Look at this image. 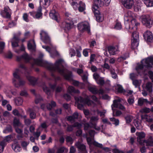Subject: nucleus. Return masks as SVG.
I'll use <instances>...</instances> for the list:
<instances>
[{
    "label": "nucleus",
    "mask_w": 153,
    "mask_h": 153,
    "mask_svg": "<svg viewBox=\"0 0 153 153\" xmlns=\"http://www.w3.org/2000/svg\"><path fill=\"white\" fill-rule=\"evenodd\" d=\"M147 146H153V139L152 136H150L147 140H145L144 143Z\"/></svg>",
    "instance_id": "obj_30"
},
{
    "label": "nucleus",
    "mask_w": 153,
    "mask_h": 153,
    "mask_svg": "<svg viewBox=\"0 0 153 153\" xmlns=\"http://www.w3.org/2000/svg\"><path fill=\"white\" fill-rule=\"evenodd\" d=\"M50 16L53 19L55 20L57 22H59L60 18L59 14L53 10H51L50 13Z\"/></svg>",
    "instance_id": "obj_14"
},
{
    "label": "nucleus",
    "mask_w": 153,
    "mask_h": 153,
    "mask_svg": "<svg viewBox=\"0 0 153 153\" xmlns=\"http://www.w3.org/2000/svg\"><path fill=\"white\" fill-rule=\"evenodd\" d=\"M99 6L94 4L92 7V10L95 15L100 13V12L98 10Z\"/></svg>",
    "instance_id": "obj_36"
},
{
    "label": "nucleus",
    "mask_w": 153,
    "mask_h": 153,
    "mask_svg": "<svg viewBox=\"0 0 153 153\" xmlns=\"http://www.w3.org/2000/svg\"><path fill=\"white\" fill-rule=\"evenodd\" d=\"M78 116H79L78 113L77 112L74 113L72 116H68L67 118L68 120L71 122L74 121V120L77 119Z\"/></svg>",
    "instance_id": "obj_25"
},
{
    "label": "nucleus",
    "mask_w": 153,
    "mask_h": 153,
    "mask_svg": "<svg viewBox=\"0 0 153 153\" xmlns=\"http://www.w3.org/2000/svg\"><path fill=\"white\" fill-rule=\"evenodd\" d=\"M86 139L88 143L90 146L92 144H93V142L95 141H92V140H93L94 138L92 137H87Z\"/></svg>",
    "instance_id": "obj_48"
},
{
    "label": "nucleus",
    "mask_w": 153,
    "mask_h": 153,
    "mask_svg": "<svg viewBox=\"0 0 153 153\" xmlns=\"http://www.w3.org/2000/svg\"><path fill=\"white\" fill-rule=\"evenodd\" d=\"M42 8L40 7L38 8L37 12H36L35 18L39 19L42 16Z\"/></svg>",
    "instance_id": "obj_34"
},
{
    "label": "nucleus",
    "mask_w": 153,
    "mask_h": 153,
    "mask_svg": "<svg viewBox=\"0 0 153 153\" xmlns=\"http://www.w3.org/2000/svg\"><path fill=\"white\" fill-rule=\"evenodd\" d=\"M56 106V103L53 101H51V103L47 104L46 107L48 109L51 110Z\"/></svg>",
    "instance_id": "obj_37"
},
{
    "label": "nucleus",
    "mask_w": 153,
    "mask_h": 153,
    "mask_svg": "<svg viewBox=\"0 0 153 153\" xmlns=\"http://www.w3.org/2000/svg\"><path fill=\"white\" fill-rule=\"evenodd\" d=\"M143 36L146 40L147 42H151L153 39V36L152 33L149 31H147L145 33Z\"/></svg>",
    "instance_id": "obj_15"
},
{
    "label": "nucleus",
    "mask_w": 153,
    "mask_h": 153,
    "mask_svg": "<svg viewBox=\"0 0 153 153\" xmlns=\"http://www.w3.org/2000/svg\"><path fill=\"white\" fill-rule=\"evenodd\" d=\"M132 13L130 11H128L125 13L124 16V19L125 20V23L126 22H128V21L132 19Z\"/></svg>",
    "instance_id": "obj_22"
},
{
    "label": "nucleus",
    "mask_w": 153,
    "mask_h": 153,
    "mask_svg": "<svg viewBox=\"0 0 153 153\" xmlns=\"http://www.w3.org/2000/svg\"><path fill=\"white\" fill-rule=\"evenodd\" d=\"M43 88L44 91L48 95H50L51 94V92L50 89L44 85L43 86Z\"/></svg>",
    "instance_id": "obj_45"
},
{
    "label": "nucleus",
    "mask_w": 153,
    "mask_h": 153,
    "mask_svg": "<svg viewBox=\"0 0 153 153\" xmlns=\"http://www.w3.org/2000/svg\"><path fill=\"white\" fill-rule=\"evenodd\" d=\"M113 116H116V117H118L120 116L122 114V112L121 111H119V110H117L116 111V114H114V112H113Z\"/></svg>",
    "instance_id": "obj_62"
},
{
    "label": "nucleus",
    "mask_w": 153,
    "mask_h": 153,
    "mask_svg": "<svg viewBox=\"0 0 153 153\" xmlns=\"http://www.w3.org/2000/svg\"><path fill=\"white\" fill-rule=\"evenodd\" d=\"M96 16L97 20V22H102L104 19V16L102 15L99 14L95 15Z\"/></svg>",
    "instance_id": "obj_38"
},
{
    "label": "nucleus",
    "mask_w": 153,
    "mask_h": 153,
    "mask_svg": "<svg viewBox=\"0 0 153 153\" xmlns=\"http://www.w3.org/2000/svg\"><path fill=\"white\" fill-rule=\"evenodd\" d=\"M126 28L127 29H129L128 31L130 33L135 32L133 30L134 28L135 30L137 29V26L139 25L138 23H137L136 20L135 19H133L131 20V22L129 24H128V22H126L125 24Z\"/></svg>",
    "instance_id": "obj_6"
},
{
    "label": "nucleus",
    "mask_w": 153,
    "mask_h": 153,
    "mask_svg": "<svg viewBox=\"0 0 153 153\" xmlns=\"http://www.w3.org/2000/svg\"><path fill=\"white\" fill-rule=\"evenodd\" d=\"M76 100L75 104L77 105V108L80 110H83L84 105L87 104L88 105H90L92 102L89 99L88 97L83 99L81 97H75Z\"/></svg>",
    "instance_id": "obj_3"
},
{
    "label": "nucleus",
    "mask_w": 153,
    "mask_h": 153,
    "mask_svg": "<svg viewBox=\"0 0 153 153\" xmlns=\"http://www.w3.org/2000/svg\"><path fill=\"white\" fill-rule=\"evenodd\" d=\"M43 100L42 98L41 97L40 95L38 94L36 96L35 99V103L38 104V103L40 102Z\"/></svg>",
    "instance_id": "obj_46"
},
{
    "label": "nucleus",
    "mask_w": 153,
    "mask_h": 153,
    "mask_svg": "<svg viewBox=\"0 0 153 153\" xmlns=\"http://www.w3.org/2000/svg\"><path fill=\"white\" fill-rule=\"evenodd\" d=\"M133 123L137 129L140 130L142 129L143 126L141 125L140 121L138 119L134 120L133 121Z\"/></svg>",
    "instance_id": "obj_26"
},
{
    "label": "nucleus",
    "mask_w": 153,
    "mask_h": 153,
    "mask_svg": "<svg viewBox=\"0 0 153 153\" xmlns=\"http://www.w3.org/2000/svg\"><path fill=\"white\" fill-rule=\"evenodd\" d=\"M143 1L147 7H149L153 6V0H143Z\"/></svg>",
    "instance_id": "obj_35"
},
{
    "label": "nucleus",
    "mask_w": 153,
    "mask_h": 153,
    "mask_svg": "<svg viewBox=\"0 0 153 153\" xmlns=\"http://www.w3.org/2000/svg\"><path fill=\"white\" fill-rule=\"evenodd\" d=\"M152 84L150 82H148L146 84V89L150 92L152 90Z\"/></svg>",
    "instance_id": "obj_55"
},
{
    "label": "nucleus",
    "mask_w": 153,
    "mask_h": 153,
    "mask_svg": "<svg viewBox=\"0 0 153 153\" xmlns=\"http://www.w3.org/2000/svg\"><path fill=\"white\" fill-rule=\"evenodd\" d=\"M26 77L27 79L29 82L30 84L34 85L36 83L37 79L35 78L30 75L27 76Z\"/></svg>",
    "instance_id": "obj_24"
},
{
    "label": "nucleus",
    "mask_w": 153,
    "mask_h": 153,
    "mask_svg": "<svg viewBox=\"0 0 153 153\" xmlns=\"http://www.w3.org/2000/svg\"><path fill=\"white\" fill-rule=\"evenodd\" d=\"M124 6L128 9H131L134 5L133 0H122Z\"/></svg>",
    "instance_id": "obj_13"
},
{
    "label": "nucleus",
    "mask_w": 153,
    "mask_h": 153,
    "mask_svg": "<svg viewBox=\"0 0 153 153\" xmlns=\"http://www.w3.org/2000/svg\"><path fill=\"white\" fill-rule=\"evenodd\" d=\"M137 135L138 136L137 137V141L141 145L144 144L145 140H143V139L144 138L145 136V134L143 132H141L136 133Z\"/></svg>",
    "instance_id": "obj_17"
},
{
    "label": "nucleus",
    "mask_w": 153,
    "mask_h": 153,
    "mask_svg": "<svg viewBox=\"0 0 153 153\" xmlns=\"http://www.w3.org/2000/svg\"><path fill=\"white\" fill-rule=\"evenodd\" d=\"M151 68H153V56L143 59L141 64L137 65L136 70L139 74L146 75L145 72Z\"/></svg>",
    "instance_id": "obj_2"
},
{
    "label": "nucleus",
    "mask_w": 153,
    "mask_h": 153,
    "mask_svg": "<svg viewBox=\"0 0 153 153\" xmlns=\"http://www.w3.org/2000/svg\"><path fill=\"white\" fill-rule=\"evenodd\" d=\"M88 89L93 94H97L98 92V91L95 86H89Z\"/></svg>",
    "instance_id": "obj_40"
},
{
    "label": "nucleus",
    "mask_w": 153,
    "mask_h": 153,
    "mask_svg": "<svg viewBox=\"0 0 153 153\" xmlns=\"http://www.w3.org/2000/svg\"><path fill=\"white\" fill-rule=\"evenodd\" d=\"M13 123L14 126H20L21 124V123L19 120L16 118H14Z\"/></svg>",
    "instance_id": "obj_50"
},
{
    "label": "nucleus",
    "mask_w": 153,
    "mask_h": 153,
    "mask_svg": "<svg viewBox=\"0 0 153 153\" xmlns=\"http://www.w3.org/2000/svg\"><path fill=\"white\" fill-rule=\"evenodd\" d=\"M68 151V149H67L64 147H62L58 149L57 153H63L64 152H67Z\"/></svg>",
    "instance_id": "obj_43"
},
{
    "label": "nucleus",
    "mask_w": 153,
    "mask_h": 153,
    "mask_svg": "<svg viewBox=\"0 0 153 153\" xmlns=\"http://www.w3.org/2000/svg\"><path fill=\"white\" fill-rule=\"evenodd\" d=\"M94 4L97 6L102 7L104 6V3L102 0H94Z\"/></svg>",
    "instance_id": "obj_42"
},
{
    "label": "nucleus",
    "mask_w": 153,
    "mask_h": 153,
    "mask_svg": "<svg viewBox=\"0 0 153 153\" xmlns=\"http://www.w3.org/2000/svg\"><path fill=\"white\" fill-rule=\"evenodd\" d=\"M5 46V42H0V53L3 52V51Z\"/></svg>",
    "instance_id": "obj_47"
},
{
    "label": "nucleus",
    "mask_w": 153,
    "mask_h": 153,
    "mask_svg": "<svg viewBox=\"0 0 153 153\" xmlns=\"http://www.w3.org/2000/svg\"><path fill=\"white\" fill-rule=\"evenodd\" d=\"M110 119L111 121L114 122V124L116 126L119 125V121L118 119H116L114 117L111 118Z\"/></svg>",
    "instance_id": "obj_51"
},
{
    "label": "nucleus",
    "mask_w": 153,
    "mask_h": 153,
    "mask_svg": "<svg viewBox=\"0 0 153 153\" xmlns=\"http://www.w3.org/2000/svg\"><path fill=\"white\" fill-rule=\"evenodd\" d=\"M12 138V136L11 135H9L6 136L4 140L1 141V142H4L5 144V145L6 146V142H8L10 141L11 138Z\"/></svg>",
    "instance_id": "obj_44"
},
{
    "label": "nucleus",
    "mask_w": 153,
    "mask_h": 153,
    "mask_svg": "<svg viewBox=\"0 0 153 153\" xmlns=\"http://www.w3.org/2000/svg\"><path fill=\"white\" fill-rule=\"evenodd\" d=\"M108 51L111 55H113L116 54L118 50V48L112 46L109 47L108 48Z\"/></svg>",
    "instance_id": "obj_23"
},
{
    "label": "nucleus",
    "mask_w": 153,
    "mask_h": 153,
    "mask_svg": "<svg viewBox=\"0 0 153 153\" xmlns=\"http://www.w3.org/2000/svg\"><path fill=\"white\" fill-rule=\"evenodd\" d=\"M5 146V145L4 142H1L0 143V153H1L3 152Z\"/></svg>",
    "instance_id": "obj_58"
},
{
    "label": "nucleus",
    "mask_w": 153,
    "mask_h": 153,
    "mask_svg": "<svg viewBox=\"0 0 153 153\" xmlns=\"http://www.w3.org/2000/svg\"><path fill=\"white\" fill-rule=\"evenodd\" d=\"M29 143L25 141H22L21 143V146L23 149L25 150H26V147L28 144Z\"/></svg>",
    "instance_id": "obj_59"
},
{
    "label": "nucleus",
    "mask_w": 153,
    "mask_h": 153,
    "mask_svg": "<svg viewBox=\"0 0 153 153\" xmlns=\"http://www.w3.org/2000/svg\"><path fill=\"white\" fill-rule=\"evenodd\" d=\"M33 60L35 64L38 65L40 66H45L51 71H57L67 80H71L72 79L71 72L67 71L64 69L63 66L65 65V62L64 60L62 59H60L57 60L54 65L51 63L44 62L42 59H34Z\"/></svg>",
    "instance_id": "obj_1"
},
{
    "label": "nucleus",
    "mask_w": 153,
    "mask_h": 153,
    "mask_svg": "<svg viewBox=\"0 0 153 153\" xmlns=\"http://www.w3.org/2000/svg\"><path fill=\"white\" fill-rule=\"evenodd\" d=\"M25 124L27 126H29L31 123V121L29 119H24Z\"/></svg>",
    "instance_id": "obj_61"
},
{
    "label": "nucleus",
    "mask_w": 153,
    "mask_h": 153,
    "mask_svg": "<svg viewBox=\"0 0 153 153\" xmlns=\"http://www.w3.org/2000/svg\"><path fill=\"white\" fill-rule=\"evenodd\" d=\"M88 76V74L87 72H86L84 73L83 74V75L81 76L82 79L84 82H87Z\"/></svg>",
    "instance_id": "obj_49"
},
{
    "label": "nucleus",
    "mask_w": 153,
    "mask_h": 153,
    "mask_svg": "<svg viewBox=\"0 0 153 153\" xmlns=\"http://www.w3.org/2000/svg\"><path fill=\"white\" fill-rule=\"evenodd\" d=\"M19 70L16 69L13 73V83L16 87L18 88L21 86L24 85L25 83V81L21 79L19 74Z\"/></svg>",
    "instance_id": "obj_4"
},
{
    "label": "nucleus",
    "mask_w": 153,
    "mask_h": 153,
    "mask_svg": "<svg viewBox=\"0 0 153 153\" xmlns=\"http://www.w3.org/2000/svg\"><path fill=\"white\" fill-rule=\"evenodd\" d=\"M93 145L96 147L102 149L105 151H108L109 149L107 147H103V145L102 144L98 143L96 141H94L93 143Z\"/></svg>",
    "instance_id": "obj_33"
},
{
    "label": "nucleus",
    "mask_w": 153,
    "mask_h": 153,
    "mask_svg": "<svg viewBox=\"0 0 153 153\" xmlns=\"http://www.w3.org/2000/svg\"><path fill=\"white\" fill-rule=\"evenodd\" d=\"M78 8L79 11L80 12H83L85 9V3H83L82 1H80Z\"/></svg>",
    "instance_id": "obj_32"
},
{
    "label": "nucleus",
    "mask_w": 153,
    "mask_h": 153,
    "mask_svg": "<svg viewBox=\"0 0 153 153\" xmlns=\"http://www.w3.org/2000/svg\"><path fill=\"white\" fill-rule=\"evenodd\" d=\"M75 145L82 153H87L86 146L84 144L78 142L75 143Z\"/></svg>",
    "instance_id": "obj_16"
},
{
    "label": "nucleus",
    "mask_w": 153,
    "mask_h": 153,
    "mask_svg": "<svg viewBox=\"0 0 153 153\" xmlns=\"http://www.w3.org/2000/svg\"><path fill=\"white\" fill-rule=\"evenodd\" d=\"M148 101L147 99H144L141 97L138 99V105L141 106L145 103H147Z\"/></svg>",
    "instance_id": "obj_29"
},
{
    "label": "nucleus",
    "mask_w": 153,
    "mask_h": 153,
    "mask_svg": "<svg viewBox=\"0 0 153 153\" xmlns=\"http://www.w3.org/2000/svg\"><path fill=\"white\" fill-rule=\"evenodd\" d=\"M40 35L41 39L45 43L49 44L50 43V39L46 32L42 30Z\"/></svg>",
    "instance_id": "obj_10"
},
{
    "label": "nucleus",
    "mask_w": 153,
    "mask_h": 153,
    "mask_svg": "<svg viewBox=\"0 0 153 153\" xmlns=\"http://www.w3.org/2000/svg\"><path fill=\"white\" fill-rule=\"evenodd\" d=\"M42 47L43 48L45 49L47 51L50 53L51 56V57H54V56L52 55L51 53L50 52L51 49L50 47H49L48 46H46L44 45L42 46Z\"/></svg>",
    "instance_id": "obj_60"
},
{
    "label": "nucleus",
    "mask_w": 153,
    "mask_h": 153,
    "mask_svg": "<svg viewBox=\"0 0 153 153\" xmlns=\"http://www.w3.org/2000/svg\"><path fill=\"white\" fill-rule=\"evenodd\" d=\"M53 0H40V4L45 7H48L50 4L51 2Z\"/></svg>",
    "instance_id": "obj_31"
},
{
    "label": "nucleus",
    "mask_w": 153,
    "mask_h": 153,
    "mask_svg": "<svg viewBox=\"0 0 153 153\" xmlns=\"http://www.w3.org/2000/svg\"><path fill=\"white\" fill-rule=\"evenodd\" d=\"M121 100L120 99L115 100H114L113 104L111 105L112 109L113 112L115 111V109L114 108H117L118 105H120V102Z\"/></svg>",
    "instance_id": "obj_27"
},
{
    "label": "nucleus",
    "mask_w": 153,
    "mask_h": 153,
    "mask_svg": "<svg viewBox=\"0 0 153 153\" xmlns=\"http://www.w3.org/2000/svg\"><path fill=\"white\" fill-rule=\"evenodd\" d=\"M77 27L78 29L81 32H83L87 31L88 33L90 32V26L88 22H81L78 24Z\"/></svg>",
    "instance_id": "obj_7"
},
{
    "label": "nucleus",
    "mask_w": 153,
    "mask_h": 153,
    "mask_svg": "<svg viewBox=\"0 0 153 153\" xmlns=\"http://www.w3.org/2000/svg\"><path fill=\"white\" fill-rule=\"evenodd\" d=\"M11 13V10L7 6H5L3 10L1 12V15L4 17L7 18H10Z\"/></svg>",
    "instance_id": "obj_9"
},
{
    "label": "nucleus",
    "mask_w": 153,
    "mask_h": 153,
    "mask_svg": "<svg viewBox=\"0 0 153 153\" xmlns=\"http://www.w3.org/2000/svg\"><path fill=\"white\" fill-rule=\"evenodd\" d=\"M97 114H100V117L104 118L105 117V114L106 112L105 110H104L102 111H99V110H97Z\"/></svg>",
    "instance_id": "obj_54"
},
{
    "label": "nucleus",
    "mask_w": 153,
    "mask_h": 153,
    "mask_svg": "<svg viewBox=\"0 0 153 153\" xmlns=\"http://www.w3.org/2000/svg\"><path fill=\"white\" fill-rule=\"evenodd\" d=\"M22 57L25 60L26 62H28L32 58L31 57L29 56L26 53H25L22 56Z\"/></svg>",
    "instance_id": "obj_39"
},
{
    "label": "nucleus",
    "mask_w": 153,
    "mask_h": 153,
    "mask_svg": "<svg viewBox=\"0 0 153 153\" xmlns=\"http://www.w3.org/2000/svg\"><path fill=\"white\" fill-rule=\"evenodd\" d=\"M133 84L135 87H137L140 85V82L137 80H133Z\"/></svg>",
    "instance_id": "obj_63"
},
{
    "label": "nucleus",
    "mask_w": 153,
    "mask_h": 153,
    "mask_svg": "<svg viewBox=\"0 0 153 153\" xmlns=\"http://www.w3.org/2000/svg\"><path fill=\"white\" fill-rule=\"evenodd\" d=\"M99 119L97 116H92L90 120V123L91 125V127L97 131H99L100 129V127L97 126V123Z\"/></svg>",
    "instance_id": "obj_11"
},
{
    "label": "nucleus",
    "mask_w": 153,
    "mask_h": 153,
    "mask_svg": "<svg viewBox=\"0 0 153 153\" xmlns=\"http://www.w3.org/2000/svg\"><path fill=\"white\" fill-rule=\"evenodd\" d=\"M110 71L112 76V77L114 79H116L117 77V74L115 73L114 70L111 69L110 70Z\"/></svg>",
    "instance_id": "obj_57"
},
{
    "label": "nucleus",
    "mask_w": 153,
    "mask_h": 153,
    "mask_svg": "<svg viewBox=\"0 0 153 153\" xmlns=\"http://www.w3.org/2000/svg\"><path fill=\"white\" fill-rule=\"evenodd\" d=\"M63 25L65 29L69 30L73 27V22L72 21H69L67 20L63 23Z\"/></svg>",
    "instance_id": "obj_18"
},
{
    "label": "nucleus",
    "mask_w": 153,
    "mask_h": 153,
    "mask_svg": "<svg viewBox=\"0 0 153 153\" xmlns=\"http://www.w3.org/2000/svg\"><path fill=\"white\" fill-rule=\"evenodd\" d=\"M28 48L29 50L32 51H35L36 45L33 40H30L28 41L27 44Z\"/></svg>",
    "instance_id": "obj_21"
},
{
    "label": "nucleus",
    "mask_w": 153,
    "mask_h": 153,
    "mask_svg": "<svg viewBox=\"0 0 153 153\" xmlns=\"http://www.w3.org/2000/svg\"><path fill=\"white\" fill-rule=\"evenodd\" d=\"M21 34V32H19L16 34H13V37L11 41L12 46L13 48L18 46V42L19 40V37L20 35Z\"/></svg>",
    "instance_id": "obj_12"
},
{
    "label": "nucleus",
    "mask_w": 153,
    "mask_h": 153,
    "mask_svg": "<svg viewBox=\"0 0 153 153\" xmlns=\"http://www.w3.org/2000/svg\"><path fill=\"white\" fill-rule=\"evenodd\" d=\"M12 149L16 152H19L21 150V147L17 142H14L12 145Z\"/></svg>",
    "instance_id": "obj_20"
},
{
    "label": "nucleus",
    "mask_w": 153,
    "mask_h": 153,
    "mask_svg": "<svg viewBox=\"0 0 153 153\" xmlns=\"http://www.w3.org/2000/svg\"><path fill=\"white\" fill-rule=\"evenodd\" d=\"M30 116L31 119H34L36 117V114L33 111H31L30 114Z\"/></svg>",
    "instance_id": "obj_64"
},
{
    "label": "nucleus",
    "mask_w": 153,
    "mask_h": 153,
    "mask_svg": "<svg viewBox=\"0 0 153 153\" xmlns=\"http://www.w3.org/2000/svg\"><path fill=\"white\" fill-rule=\"evenodd\" d=\"M142 23L148 28H150L153 24V21L149 15H144L141 17Z\"/></svg>",
    "instance_id": "obj_5"
},
{
    "label": "nucleus",
    "mask_w": 153,
    "mask_h": 153,
    "mask_svg": "<svg viewBox=\"0 0 153 153\" xmlns=\"http://www.w3.org/2000/svg\"><path fill=\"white\" fill-rule=\"evenodd\" d=\"M133 39H132L131 48L134 49L136 48L139 45V37L138 33L136 32L133 33L132 34Z\"/></svg>",
    "instance_id": "obj_8"
},
{
    "label": "nucleus",
    "mask_w": 153,
    "mask_h": 153,
    "mask_svg": "<svg viewBox=\"0 0 153 153\" xmlns=\"http://www.w3.org/2000/svg\"><path fill=\"white\" fill-rule=\"evenodd\" d=\"M133 119L132 117L130 115H128L125 117L126 123H130L132 120Z\"/></svg>",
    "instance_id": "obj_56"
},
{
    "label": "nucleus",
    "mask_w": 153,
    "mask_h": 153,
    "mask_svg": "<svg viewBox=\"0 0 153 153\" xmlns=\"http://www.w3.org/2000/svg\"><path fill=\"white\" fill-rule=\"evenodd\" d=\"M97 83L100 85H103L104 83V80L101 77H100L99 79H97L96 81Z\"/></svg>",
    "instance_id": "obj_53"
},
{
    "label": "nucleus",
    "mask_w": 153,
    "mask_h": 153,
    "mask_svg": "<svg viewBox=\"0 0 153 153\" xmlns=\"http://www.w3.org/2000/svg\"><path fill=\"white\" fill-rule=\"evenodd\" d=\"M23 102V100L21 97H19L15 100V102L17 105H21Z\"/></svg>",
    "instance_id": "obj_41"
},
{
    "label": "nucleus",
    "mask_w": 153,
    "mask_h": 153,
    "mask_svg": "<svg viewBox=\"0 0 153 153\" xmlns=\"http://www.w3.org/2000/svg\"><path fill=\"white\" fill-rule=\"evenodd\" d=\"M82 125L78 122L75 123L72 126L68 125L67 127V131H71L73 130V128L76 127L78 128H80L81 127Z\"/></svg>",
    "instance_id": "obj_19"
},
{
    "label": "nucleus",
    "mask_w": 153,
    "mask_h": 153,
    "mask_svg": "<svg viewBox=\"0 0 153 153\" xmlns=\"http://www.w3.org/2000/svg\"><path fill=\"white\" fill-rule=\"evenodd\" d=\"M71 5L75 10H76L78 7V4L76 2L74 1L73 0H71L70 1Z\"/></svg>",
    "instance_id": "obj_52"
},
{
    "label": "nucleus",
    "mask_w": 153,
    "mask_h": 153,
    "mask_svg": "<svg viewBox=\"0 0 153 153\" xmlns=\"http://www.w3.org/2000/svg\"><path fill=\"white\" fill-rule=\"evenodd\" d=\"M67 91L70 94L72 93H79L80 92L78 90L75 89L74 87L70 86L67 88Z\"/></svg>",
    "instance_id": "obj_28"
}]
</instances>
